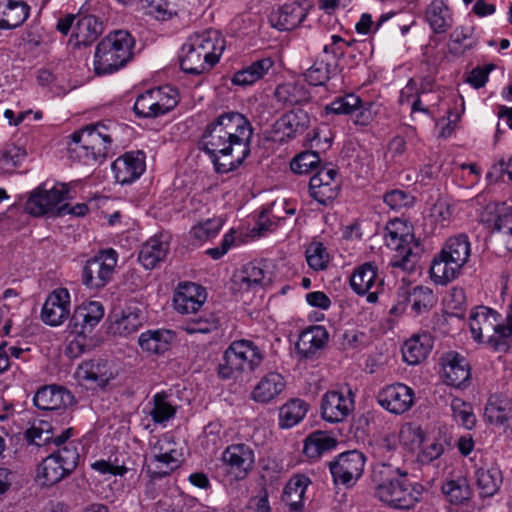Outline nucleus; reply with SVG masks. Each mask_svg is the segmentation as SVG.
<instances>
[{
  "label": "nucleus",
  "mask_w": 512,
  "mask_h": 512,
  "mask_svg": "<svg viewBox=\"0 0 512 512\" xmlns=\"http://www.w3.org/2000/svg\"><path fill=\"white\" fill-rule=\"evenodd\" d=\"M252 127L240 113L219 115L208 124L200 145L209 155L218 173H228L238 168L249 155Z\"/></svg>",
  "instance_id": "nucleus-1"
},
{
  "label": "nucleus",
  "mask_w": 512,
  "mask_h": 512,
  "mask_svg": "<svg viewBox=\"0 0 512 512\" xmlns=\"http://www.w3.org/2000/svg\"><path fill=\"white\" fill-rule=\"evenodd\" d=\"M494 309L486 306L474 308L469 316V327L473 339L484 343L494 351L505 352L512 346V298L504 320Z\"/></svg>",
  "instance_id": "nucleus-2"
},
{
  "label": "nucleus",
  "mask_w": 512,
  "mask_h": 512,
  "mask_svg": "<svg viewBox=\"0 0 512 512\" xmlns=\"http://www.w3.org/2000/svg\"><path fill=\"white\" fill-rule=\"evenodd\" d=\"M224 49L225 41L219 31L207 29L196 32L182 45L180 67L186 73L200 75L219 62Z\"/></svg>",
  "instance_id": "nucleus-3"
},
{
  "label": "nucleus",
  "mask_w": 512,
  "mask_h": 512,
  "mask_svg": "<svg viewBox=\"0 0 512 512\" xmlns=\"http://www.w3.org/2000/svg\"><path fill=\"white\" fill-rule=\"evenodd\" d=\"M116 131L117 125L111 121L86 126L71 135L69 150L84 164L101 161L106 158Z\"/></svg>",
  "instance_id": "nucleus-4"
},
{
  "label": "nucleus",
  "mask_w": 512,
  "mask_h": 512,
  "mask_svg": "<svg viewBox=\"0 0 512 512\" xmlns=\"http://www.w3.org/2000/svg\"><path fill=\"white\" fill-rule=\"evenodd\" d=\"M382 468L379 473L390 476L376 486L375 495L380 501L398 509H409L420 501L424 490L421 484L410 482L407 472L399 467L383 463Z\"/></svg>",
  "instance_id": "nucleus-5"
},
{
  "label": "nucleus",
  "mask_w": 512,
  "mask_h": 512,
  "mask_svg": "<svg viewBox=\"0 0 512 512\" xmlns=\"http://www.w3.org/2000/svg\"><path fill=\"white\" fill-rule=\"evenodd\" d=\"M471 255V242L466 234L449 237L431 262L430 276L437 285L455 280Z\"/></svg>",
  "instance_id": "nucleus-6"
},
{
  "label": "nucleus",
  "mask_w": 512,
  "mask_h": 512,
  "mask_svg": "<svg viewBox=\"0 0 512 512\" xmlns=\"http://www.w3.org/2000/svg\"><path fill=\"white\" fill-rule=\"evenodd\" d=\"M135 40L125 30L106 35L96 46L93 66L97 75L112 74L123 68L133 56Z\"/></svg>",
  "instance_id": "nucleus-7"
},
{
  "label": "nucleus",
  "mask_w": 512,
  "mask_h": 512,
  "mask_svg": "<svg viewBox=\"0 0 512 512\" xmlns=\"http://www.w3.org/2000/svg\"><path fill=\"white\" fill-rule=\"evenodd\" d=\"M264 360V352L253 341H232L218 364V376L223 380H236L244 374L256 371Z\"/></svg>",
  "instance_id": "nucleus-8"
},
{
  "label": "nucleus",
  "mask_w": 512,
  "mask_h": 512,
  "mask_svg": "<svg viewBox=\"0 0 512 512\" xmlns=\"http://www.w3.org/2000/svg\"><path fill=\"white\" fill-rule=\"evenodd\" d=\"M384 239L386 246L395 252L391 265L406 271L412 270L422 251L412 227L400 219L392 220L386 226Z\"/></svg>",
  "instance_id": "nucleus-9"
},
{
  "label": "nucleus",
  "mask_w": 512,
  "mask_h": 512,
  "mask_svg": "<svg viewBox=\"0 0 512 512\" xmlns=\"http://www.w3.org/2000/svg\"><path fill=\"white\" fill-rule=\"evenodd\" d=\"M182 448L175 437L166 432L150 442V454L145 458V468L150 477L161 478L180 467Z\"/></svg>",
  "instance_id": "nucleus-10"
},
{
  "label": "nucleus",
  "mask_w": 512,
  "mask_h": 512,
  "mask_svg": "<svg viewBox=\"0 0 512 512\" xmlns=\"http://www.w3.org/2000/svg\"><path fill=\"white\" fill-rule=\"evenodd\" d=\"M69 184L57 182L52 187L43 183L35 188L25 203V211L32 216H63V202L69 198Z\"/></svg>",
  "instance_id": "nucleus-11"
},
{
  "label": "nucleus",
  "mask_w": 512,
  "mask_h": 512,
  "mask_svg": "<svg viewBox=\"0 0 512 512\" xmlns=\"http://www.w3.org/2000/svg\"><path fill=\"white\" fill-rule=\"evenodd\" d=\"M178 103L177 93L168 87L150 89L140 94L133 110L138 117L154 118L172 110Z\"/></svg>",
  "instance_id": "nucleus-12"
},
{
  "label": "nucleus",
  "mask_w": 512,
  "mask_h": 512,
  "mask_svg": "<svg viewBox=\"0 0 512 512\" xmlns=\"http://www.w3.org/2000/svg\"><path fill=\"white\" fill-rule=\"evenodd\" d=\"M118 260L113 249L99 251L88 259L82 269V282L90 289L104 287L111 279Z\"/></svg>",
  "instance_id": "nucleus-13"
},
{
  "label": "nucleus",
  "mask_w": 512,
  "mask_h": 512,
  "mask_svg": "<svg viewBox=\"0 0 512 512\" xmlns=\"http://www.w3.org/2000/svg\"><path fill=\"white\" fill-rule=\"evenodd\" d=\"M355 409V395L351 388L342 386L328 390L321 399V416L328 423L345 421Z\"/></svg>",
  "instance_id": "nucleus-14"
},
{
  "label": "nucleus",
  "mask_w": 512,
  "mask_h": 512,
  "mask_svg": "<svg viewBox=\"0 0 512 512\" xmlns=\"http://www.w3.org/2000/svg\"><path fill=\"white\" fill-rule=\"evenodd\" d=\"M365 463L366 457L362 452L350 450L330 462L329 469L336 483L351 486L362 476Z\"/></svg>",
  "instance_id": "nucleus-15"
},
{
  "label": "nucleus",
  "mask_w": 512,
  "mask_h": 512,
  "mask_svg": "<svg viewBox=\"0 0 512 512\" xmlns=\"http://www.w3.org/2000/svg\"><path fill=\"white\" fill-rule=\"evenodd\" d=\"M221 460L229 474L242 480L247 477L255 463L254 450L247 444L236 443L225 448Z\"/></svg>",
  "instance_id": "nucleus-16"
},
{
  "label": "nucleus",
  "mask_w": 512,
  "mask_h": 512,
  "mask_svg": "<svg viewBox=\"0 0 512 512\" xmlns=\"http://www.w3.org/2000/svg\"><path fill=\"white\" fill-rule=\"evenodd\" d=\"M415 394L412 388L395 383L384 387L377 396L379 405L396 415L407 412L414 404Z\"/></svg>",
  "instance_id": "nucleus-17"
},
{
  "label": "nucleus",
  "mask_w": 512,
  "mask_h": 512,
  "mask_svg": "<svg viewBox=\"0 0 512 512\" xmlns=\"http://www.w3.org/2000/svg\"><path fill=\"white\" fill-rule=\"evenodd\" d=\"M310 195L321 205H329L338 196L340 181L333 168H322L309 182Z\"/></svg>",
  "instance_id": "nucleus-18"
},
{
  "label": "nucleus",
  "mask_w": 512,
  "mask_h": 512,
  "mask_svg": "<svg viewBox=\"0 0 512 512\" xmlns=\"http://www.w3.org/2000/svg\"><path fill=\"white\" fill-rule=\"evenodd\" d=\"M71 312L70 293L66 288H57L47 296L42 310L43 322L50 326H59L66 321Z\"/></svg>",
  "instance_id": "nucleus-19"
},
{
  "label": "nucleus",
  "mask_w": 512,
  "mask_h": 512,
  "mask_svg": "<svg viewBox=\"0 0 512 512\" xmlns=\"http://www.w3.org/2000/svg\"><path fill=\"white\" fill-rule=\"evenodd\" d=\"M482 221L499 234L508 251H512V209L504 204H488L482 214Z\"/></svg>",
  "instance_id": "nucleus-20"
},
{
  "label": "nucleus",
  "mask_w": 512,
  "mask_h": 512,
  "mask_svg": "<svg viewBox=\"0 0 512 512\" xmlns=\"http://www.w3.org/2000/svg\"><path fill=\"white\" fill-rule=\"evenodd\" d=\"M383 281L378 276L377 266L372 263H364L355 269L350 277V285L358 295H367L369 303H375L378 299Z\"/></svg>",
  "instance_id": "nucleus-21"
},
{
  "label": "nucleus",
  "mask_w": 512,
  "mask_h": 512,
  "mask_svg": "<svg viewBox=\"0 0 512 512\" xmlns=\"http://www.w3.org/2000/svg\"><path fill=\"white\" fill-rule=\"evenodd\" d=\"M270 281L271 277L263 263L249 262L233 275L232 288L238 292H248L261 288Z\"/></svg>",
  "instance_id": "nucleus-22"
},
{
  "label": "nucleus",
  "mask_w": 512,
  "mask_h": 512,
  "mask_svg": "<svg viewBox=\"0 0 512 512\" xmlns=\"http://www.w3.org/2000/svg\"><path fill=\"white\" fill-rule=\"evenodd\" d=\"M111 169L118 183H132L145 171L144 155L139 151L127 152L112 163Z\"/></svg>",
  "instance_id": "nucleus-23"
},
{
  "label": "nucleus",
  "mask_w": 512,
  "mask_h": 512,
  "mask_svg": "<svg viewBox=\"0 0 512 512\" xmlns=\"http://www.w3.org/2000/svg\"><path fill=\"white\" fill-rule=\"evenodd\" d=\"M206 291L191 282L180 283L173 297L174 308L182 314L196 313L205 303Z\"/></svg>",
  "instance_id": "nucleus-24"
},
{
  "label": "nucleus",
  "mask_w": 512,
  "mask_h": 512,
  "mask_svg": "<svg viewBox=\"0 0 512 512\" xmlns=\"http://www.w3.org/2000/svg\"><path fill=\"white\" fill-rule=\"evenodd\" d=\"M117 373L113 366L104 359H93L82 362L76 369L75 376L79 381L95 383L105 387Z\"/></svg>",
  "instance_id": "nucleus-25"
},
{
  "label": "nucleus",
  "mask_w": 512,
  "mask_h": 512,
  "mask_svg": "<svg viewBox=\"0 0 512 512\" xmlns=\"http://www.w3.org/2000/svg\"><path fill=\"white\" fill-rule=\"evenodd\" d=\"M470 366L467 360L456 352L442 357V377L450 386L460 388L470 380Z\"/></svg>",
  "instance_id": "nucleus-26"
},
{
  "label": "nucleus",
  "mask_w": 512,
  "mask_h": 512,
  "mask_svg": "<svg viewBox=\"0 0 512 512\" xmlns=\"http://www.w3.org/2000/svg\"><path fill=\"white\" fill-rule=\"evenodd\" d=\"M104 316V308L98 301L82 303L71 317V326L74 333L85 335L100 322Z\"/></svg>",
  "instance_id": "nucleus-27"
},
{
  "label": "nucleus",
  "mask_w": 512,
  "mask_h": 512,
  "mask_svg": "<svg viewBox=\"0 0 512 512\" xmlns=\"http://www.w3.org/2000/svg\"><path fill=\"white\" fill-rule=\"evenodd\" d=\"M311 484V478L304 473H296L287 481L281 499L289 512L303 511L305 494Z\"/></svg>",
  "instance_id": "nucleus-28"
},
{
  "label": "nucleus",
  "mask_w": 512,
  "mask_h": 512,
  "mask_svg": "<svg viewBox=\"0 0 512 512\" xmlns=\"http://www.w3.org/2000/svg\"><path fill=\"white\" fill-rule=\"evenodd\" d=\"M33 401L41 410H60L71 406L74 397L63 387L49 385L40 388L34 395Z\"/></svg>",
  "instance_id": "nucleus-29"
},
{
  "label": "nucleus",
  "mask_w": 512,
  "mask_h": 512,
  "mask_svg": "<svg viewBox=\"0 0 512 512\" xmlns=\"http://www.w3.org/2000/svg\"><path fill=\"white\" fill-rule=\"evenodd\" d=\"M337 51L329 52L327 45L323 48V53L314 61L304 73L305 80L312 86L324 85L336 70Z\"/></svg>",
  "instance_id": "nucleus-30"
},
{
  "label": "nucleus",
  "mask_w": 512,
  "mask_h": 512,
  "mask_svg": "<svg viewBox=\"0 0 512 512\" xmlns=\"http://www.w3.org/2000/svg\"><path fill=\"white\" fill-rule=\"evenodd\" d=\"M175 340V334L167 329H154L142 332L138 337L141 350L148 355H164Z\"/></svg>",
  "instance_id": "nucleus-31"
},
{
  "label": "nucleus",
  "mask_w": 512,
  "mask_h": 512,
  "mask_svg": "<svg viewBox=\"0 0 512 512\" xmlns=\"http://www.w3.org/2000/svg\"><path fill=\"white\" fill-rule=\"evenodd\" d=\"M169 251V237L163 234L148 239L142 246L138 260L147 270L154 269Z\"/></svg>",
  "instance_id": "nucleus-32"
},
{
  "label": "nucleus",
  "mask_w": 512,
  "mask_h": 512,
  "mask_svg": "<svg viewBox=\"0 0 512 512\" xmlns=\"http://www.w3.org/2000/svg\"><path fill=\"white\" fill-rule=\"evenodd\" d=\"M103 32V24L93 15L77 17L70 42L74 46H87L93 43Z\"/></svg>",
  "instance_id": "nucleus-33"
},
{
  "label": "nucleus",
  "mask_w": 512,
  "mask_h": 512,
  "mask_svg": "<svg viewBox=\"0 0 512 512\" xmlns=\"http://www.w3.org/2000/svg\"><path fill=\"white\" fill-rule=\"evenodd\" d=\"M285 386V379L280 373L269 372L257 382L251 399L257 403H269L283 392Z\"/></svg>",
  "instance_id": "nucleus-34"
},
{
  "label": "nucleus",
  "mask_w": 512,
  "mask_h": 512,
  "mask_svg": "<svg viewBox=\"0 0 512 512\" xmlns=\"http://www.w3.org/2000/svg\"><path fill=\"white\" fill-rule=\"evenodd\" d=\"M30 13L22 0H0V30L15 29L22 25Z\"/></svg>",
  "instance_id": "nucleus-35"
},
{
  "label": "nucleus",
  "mask_w": 512,
  "mask_h": 512,
  "mask_svg": "<svg viewBox=\"0 0 512 512\" xmlns=\"http://www.w3.org/2000/svg\"><path fill=\"white\" fill-rule=\"evenodd\" d=\"M150 404L149 416L155 424L162 427H166L167 423L175 417L178 410V405L172 394L166 391L155 393L151 398Z\"/></svg>",
  "instance_id": "nucleus-36"
},
{
  "label": "nucleus",
  "mask_w": 512,
  "mask_h": 512,
  "mask_svg": "<svg viewBox=\"0 0 512 512\" xmlns=\"http://www.w3.org/2000/svg\"><path fill=\"white\" fill-rule=\"evenodd\" d=\"M305 18L304 8L297 2L286 3L270 16V23L280 31L296 28Z\"/></svg>",
  "instance_id": "nucleus-37"
},
{
  "label": "nucleus",
  "mask_w": 512,
  "mask_h": 512,
  "mask_svg": "<svg viewBox=\"0 0 512 512\" xmlns=\"http://www.w3.org/2000/svg\"><path fill=\"white\" fill-rule=\"evenodd\" d=\"M432 347L433 340L429 334H415L402 347L403 359L410 365H417L426 359Z\"/></svg>",
  "instance_id": "nucleus-38"
},
{
  "label": "nucleus",
  "mask_w": 512,
  "mask_h": 512,
  "mask_svg": "<svg viewBox=\"0 0 512 512\" xmlns=\"http://www.w3.org/2000/svg\"><path fill=\"white\" fill-rule=\"evenodd\" d=\"M72 436V429L64 430L60 435L54 437L53 443L58 446V450L53 456L71 473L78 465L79 453L77 444L69 441Z\"/></svg>",
  "instance_id": "nucleus-39"
},
{
  "label": "nucleus",
  "mask_w": 512,
  "mask_h": 512,
  "mask_svg": "<svg viewBox=\"0 0 512 512\" xmlns=\"http://www.w3.org/2000/svg\"><path fill=\"white\" fill-rule=\"evenodd\" d=\"M328 341L327 330L323 326H311L301 332L296 348L305 357L313 355Z\"/></svg>",
  "instance_id": "nucleus-40"
},
{
  "label": "nucleus",
  "mask_w": 512,
  "mask_h": 512,
  "mask_svg": "<svg viewBox=\"0 0 512 512\" xmlns=\"http://www.w3.org/2000/svg\"><path fill=\"white\" fill-rule=\"evenodd\" d=\"M295 208H288L285 200L275 201L270 209L263 211L257 222V230L260 234L272 231L278 226L281 220L285 219V215H294Z\"/></svg>",
  "instance_id": "nucleus-41"
},
{
  "label": "nucleus",
  "mask_w": 512,
  "mask_h": 512,
  "mask_svg": "<svg viewBox=\"0 0 512 512\" xmlns=\"http://www.w3.org/2000/svg\"><path fill=\"white\" fill-rule=\"evenodd\" d=\"M143 320L142 310L135 306H129L123 309L119 316H115L112 327L114 333L128 336L138 331L142 326Z\"/></svg>",
  "instance_id": "nucleus-42"
},
{
  "label": "nucleus",
  "mask_w": 512,
  "mask_h": 512,
  "mask_svg": "<svg viewBox=\"0 0 512 512\" xmlns=\"http://www.w3.org/2000/svg\"><path fill=\"white\" fill-rule=\"evenodd\" d=\"M69 474L68 470H66L59 460L51 454L38 466L36 480L42 486H52Z\"/></svg>",
  "instance_id": "nucleus-43"
},
{
  "label": "nucleus",
  "mask_w": 512,
  "mask_h": 512,
  "mask_svg": "<svg viewBox=\"0 0 512 512\" xmlns=\"http://www.w3.org/2000/svg\"><path fill=\"white\" fill-rule=\"evenodd\" d=\"M273 61L270 58L257 60L240 71H237L232 77V83L238 86L252 85L268 73L272 68Z\"/></svg>",
  "instance_id": "nucleus-44"
},
{
  "label": "nucleus",
  "mask_w": 512,
  "mask_h": 512,
  "mask_svg": "<svg viewBox=\"0 0 512 512\" xmlns=\"http://www.w3.org/2000/svg\"><path fill=\"white\" fill-rule=\"evenodd\" d=\"M426 19L435 33L446 32L452 24L449 7L443 0H432L426 10Z\"/></svg>",
  "instance_id": "nucleus-45"
},
{
  "label": "nucleus",
  "mask_w": 512,
  "mask_h": 512,
  "mask_svg": "<svg viewBox=\"0 0 512 512\" xmlns=\"http://www.w3.org/2000/svg\"><path fill=\"white\" fill-rule=\"evenodd\" d=\"M397 438L406 452L415 455L424 444L425 432L420 425L407 422L400 427Z\"/></svg>",
  "instance_id": "nucleus-46"
},
{
  "label": "nucleus",
  "mask_w": 512,
  "mask_h": 512,
  "mask_svg": "<svg viewBox=\"0 0 512 512\" xmlns=\"http://www.w3.org/2000/svg\"><path fill=\"white\" fill-rule=\"evenodd\" d=\"M275 97L284 105H298L310 99V92L302 83L286 82L276 88Z\"/></svg>",
  "instance_id": "nucleus-47"
},
{
  "label": "nucleus",
  "mask_w": 512,
  "mask_h": 512,
  "mask_svg": "<svg viewBox=\"0 0 512 512\" xmlns=\"http://www.w3.org/2000/svg\"><path fill=\"white\" fill-rule=\"evenodd\" d=\"M475 480L480 494L484 497H490L499 490L502 483V473L497 467H481L475 471Z\"/></svg>",
  "instance_id": "nucleus-48"
},
{
  "label": "nucleus",
  "mask_w": 512,
  "mask_h": 512,
  "mask_svg": "<svg viewBox=\"0 0 512 512\" xmlns=\"http://www.w3.org/2000/svg\"><path fill=\"white\" fill-rule=\"evenodd\" d=\"M308 411V405L301 399H292L279 410V426L289 429L300 423Z\"/></svg>",
  "instance_id": "nucleus-49"
},
{
  "label": "nucleus",
  "mask_w": 512,
  "mask_h": 512,
  "mask_svg": "<svg viewBox=\"0 0 512 512\" xmlns=\"http://www.w3.org/2000/svg\"><path fill=\"white\" fill-rule=\"evenodd\" d=\"M337 440L325 432L317 431L309 435L304 443V453L308 458L315 459L324 452L334 449Z\"/></svg>",
  "instance_id": "nucleus-50"
},
{
  "label": "nucleus",
  "mask_w": 512,
  "mask_h": 512,
  "mask_svg": "<svg viewBox=\"0 0 512 512\" xmlns=\"http://www.w3.org/2000/svg\"><path fill=\"white\" fill-rule=\"evenodd\" d=\"M27 156L26 149L15 143H7L0 150V172L12 174Z\"/></svg>",
  "instance_id": "nucleus-51"
},
{
  "label": "nucleus",
  "mask_w": 512,
  "mask_h": 512,
  "mask_svg": "<svg viewBox=\"0 0 512 512\" xmlns=\"http://www.w3.org/2000/svg\"><path fill=\"white\" fill-rule=\"evenodd\" d=\"M309 125L308 114L301 110H292L278 121L277 127L286 136L292 137L298 133H302Z\"/></svg>",
  "instance_id": "nucleus-52"
},
{
  "label": "nucleus",
  "mask_w": 512,
  "mask_h": 512,
  "mask_svg": "<svg viewBox=\"0 0 512 512\" xmlns=\"http://www.w3.org/2000/svg\"><path fill=\"white\" fill-rule=\"evenodd\" d=\"M223 224V220L219 217L210 218L192 226L190 229V235L201 244L217 236L223 227Z\"/></svg>",
  "instance_id": "nucleus-53"
},
{
  "label": "nucleus",
  "mask_w": 512,
  "mask_h": 512,
  "mask_svg": "<svg viewBox=\"0 0 512 512\" xmlns=\"http://www.w3.org/2000/svg\"><path fill=\"white\" fill-rule=\"evenodd\" d=\"M408 302L415 314L427 312L434 303L433 291L428 287L417 286L409 294Z\"/></svg>",
  "instance_id": "nucleus-54"
},
{
  "label": "nucleus",
  "mask_w": 512,
  "mask_h": 512,
  "mask_svg": "<svg viewBox=\"0 0 512 512\" xmlns=\"http://www.w3.org/2000/svg\"><path fill=\"white\" fill-rule=\"evenodd\" d=\"M225 433L219 422H210L200 437L201 446L210 452L217 450L224 442Z\"/></svg>",
  "instance_id": "nucleus-55"
},
{
  "label": "nucleus",
  "mask_w": 512,
  "mask_h": 512,
  "mask_svg": "<svg viewBox=\"0 0 512 512\" xmlns=\"http://www.w3.org/2000/svg\"><path fill=\"white\" fill-rule=\"evenodd\" d=\"M451 410L453 419L458 425L468 430H471L475 426L476 417L470 404L460 398H455L451 402Z\"/></svg>",
  "instance_id": "nucleus-56"
},
{
  "label": "nucleus",
  "mask_w": 512,
  "mask_h": 512,
  "mask_svg": "<svg viewBox=\"0 0 512 512\" xmlns=\"http://www.w3.org/2000/svg\"><path fill=\"white\" fill-rule=\"evenodd\" d=\"M360 103V97L349 93L335 98L331 103L325 106L326 114L351 115Z\"/></svg>",
  "instance_id": "nucleus-57"
},
{
  "label": "nucleus",
  "mask_w": 512,
  "mask_h": 512,
  "mask_svg": "<svg viewBox=\"0 0 512 512\" xmlns=\"http://www.w3.org/2000/svg\"><path fill=\"white\" fill-rule=\"evenodd\" d=\"M442 491L453 504H462L470 497V488L465 479L447 481L443 485Z\"/></svg>",
  "instance_id": "nucleus-58"
},
{
  "label": "nucleus",
  "mask_w": 512,
  "mask_h": 512,
  "mask_svg": "<svg viewBox=\"0 0 512 512\" xmlns=\"http://www.w3.org/2000/svg\"><path fill=\"white\" fill-rule=\"evenodd\" d=\"M511 414L509 403L499 400H490L485 407V417L495 425H504Z\"/></svg>",
  "instance_id": "nucleus-59"
},
{
  "label": "nucleus",
  "mask_w": 512,
  "mask_h": 512,
  "mask_svg": "<svg viewBox=\"0 0 512 512\" xmlns=\"http://www.w3.org/2000/svg\"><path fill=\"white\" fill-rule=\"evenodd\" d=\"M306 261L310 268L315 271L326 269L329 263V254L320 242L311 243L306 249Z\"/></svg>",
  "instance_id": "nucleus-60"
},
{
  "label": "nucleus",
  "mask_w": 512,
  "mask_h": 512,
  "mask_svg": "<svg viewBox=\"0 0 512 512\" xmlns=\"http://www.w3.org/2000/svg\"><path fill=\"white\" fill-rule=\"evenodd\" d=\"M320 162L318 153L313 151H306L298 154L291 161L290 167L294 173L307 174L312 169L316 168Z\"/></svg>",
  "instance_id": "nucleus-61"
},
{
  "label": "nucleus",
  "mask_w": 512,
  "mask_h": 512,
  "mask_svg": "<svg viewBox=\"0 0 512 512\" xmlns=\"http://www.w3.org/2000/svg\"><path fill=\"white\" fill-rule=\"evenodd\" d=\"M26 436L28 440L41 446L43 444L53 442V436L51 434V425L47 421H37L32 424V426L27 430Z\"/></svg>",
  "instance_id": "nucleus-62"
},
{
  "label": "nucleus",
  "mask_w": 512,
  "mask_h": 512,
  "mask_svg": "<svg viewBox=\"0 0 512 512\" xmlns=\"http://www.w3.org/2000/svg\"><path fill=\"white\" fill-rule=\"evenodd\" d=\"M444 452L443 444L438 440H432L422 444L421 448L416 452V460L420 464H429L438 459Z\"/></svg>",
  "instance_id": "nucleus-63"
},
{
  "label": "nucleus",
  "mask_w": 512,
  "mask_h": 512,
  "mask_svg": "<svg viewBox=\"0 0 512 512\" xmlns=\"http://www.w3.org/2000/svg\"><path fill=\"white\" fill-rule=\"evenodd\" d=\"M187 334H209L218 329V321L215 318L192 319L181 327Z\"/></svg>",
  "instance_id": "nucleus-64"
}]
</instances>
